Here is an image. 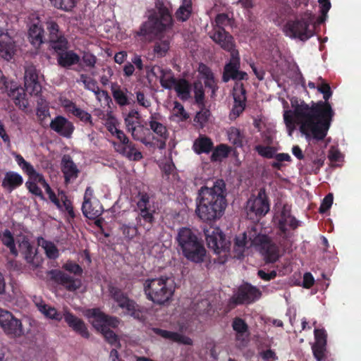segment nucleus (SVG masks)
Here are the masks:
<instances>
[{
  "label": "nucleus",
  "mask_w": 361,
  "mask_h": 361,
  "mask_svg": "<svg viewBox=\"0 0 361 361\" xmlns=\"http://www.w3.org/2000/svg\"><path fill=\"white\" fill-rule=\"evenodd\" d=\"M318 85L317 90L323 94L324 101L312 102L311 105L297 97L290 99L293 110H286L283 120L289 135L295 128V124L300 125V131L307 139L317 142L323 140L327 135L335 115L331 104L328 102L332 95L330 85L324 82Z\"/></svg>",
  "instance_id": "obj_1"
},
{
  "label": "nucleus",
  "mask_w": 361,
  "mask_h": 361,
  "mask_svg": "<svg viewBox=\"0 0 361 361\" xmlns=\"http://www.w3.org/2000/svg\"><path fill=\"white\" fill-rule=\"evenodd\" d=\"M226 195V183L223 179H216L211 186H202L196 197L197 216L208 224L220 219L227 206Z\"/></svg>",
  "instance_id": "obj_2"
},
{
  "label": "nucleus",
  "mask_w": 361,
  "mask_h": 361,
  "mask_svg": "<svg viewBox=\"0 0 361 361\" xmlns=\"http://www.w3.org/2000/svg\"><path fill=\"white\" fill-rule=\"evenodd\" d=\"M176 240L183 255L189 261L201 263L206 255V249L200 238L190 228L178 229Z\"/></svg>",
  "instance_id": "obj_3"
},
{
  "label": "nucleus",
  "mask_w": 361,
  "mask_h": 361,
  "mask_svg": "<svg viewBox=\"0 0 361 361\" xmlns=\"http://www.w3.org/2000/svg\"><path fill=\"white\" fill-rule=\"evenodd\" d=\"M143 288L147 298L157 305H164L169 302L175 291L173 282L166 276L147 279Z\"/></svg>",
  "instance_id": "obj_4"
},
{
  "label": "nucleus",
  "mask_w": 361,
  "mask_h": 361,
  "mask_svg": "<svg viewBox=\"0 0 361 361\" xmlns=\"http://www.w3.org/2000/svg\"><path fill=\"white\" fill-rule=\"evenodd\" d=\"M88 317L92 319V326L102 334L106 342L116 348L121 347L118 336L109 329L118 327L121 322L118 317L109 316L99 308L90 310Z\"/></svg>",
  "instance_id": "obj_5"
},
{
  "label": "nucleus",
  "mask_w": 361,
  "mask_h": 361,
  "mask_svg": "<svg viewBox=\"0 0 361 361\" xmlns=\"http://www.w3.org/2000/svg\"><path fill=\"white\" fill-rule=\"evenodd\" d=\"M173 26V19L168 8L164 5L157 7V12L151 14L136 32L137 36L158 35Z\"/></svg>",
  "instance_id": "obj_6"
},
{
  "label": "nucleus",
  "mask_w": 361,
  "mask_h": 361,
  "mask_svg": "<svg viewBox=\"0 0 361 361\" xmlns=\"http://www.w3.org/2000/svg\"><path fill=\"white\" fill-rule=\"evenodd\" d=\"M109 293L118 307L125 310L126 314L142 322L147 319V309L139 305L135 300L129 298L120 288L111 286L109 288Z\"/></svg>",
  "instance_id": "obj_7"
},
{
  "label": "nucleus",
  "mask_w": 361,
  "mask_h": 361,
  "mask_svg": "<svg viewBox=\"0 0 361 361\" xmlns=\"http://www.w3.org/2000/svg\"><path fill=\"white\" fill-rule=\"evenodd\" d=\"M314 20V16L310 12L304 13L300 19L288 21L285 25L287 36L306 41L314 35V30L310 28Z\"/></svg>",
  "instance_id": "obj_8"
},
{
  "label": "nucleus",
  "mask_w": 361,
  "mask_h": 361,
  "mask_svg": "<svg viewBox=\"0 0 361 361\" xmlns=\"http://www.w3.org/2000/svg\"><path fill=\"white\" fill-rule=\"evenodd\" d=\"M45 27L46 43L49 45L50 50L57 51L68 49V41L55 20L47 19L45 22Z\"/></svg>",
  "instance_id": "obj_9"
},
{
  "label": "nucleus",
  "mask_w": 361,
  "mask_h": 361,
  "mask_svg": "<svg viewBox=\"0 0 361 361\" xmlns=\"http://www.w3.org/2000/svg\"><path fill=\"white\" fill-rule=\"evenodd\" d=\"M249 233L250 245L260 246L261 252L269 262H275L279 257L278 246L267 235L256 234V231Z\"/></svg>",
  "instance_id": "obj_10"
},
{
  "label": "nucleus",
  "mask_w": 361,
  "mask_h": 361,
  "mask_svg": "<svg viewBox=\"0 0 361 361\" xmlns=\"http://www.w3.org/2000/svg\"><path fill=\"white\" fill-rule=\"evenodd\" d=\"M262 296L261 290L249 283L240 285L229 300V304L236 306L250 305L258 300Z\"/></svg>",
  "instance_id": "obj_11"
},
{
  "label": "nucleus",
  "mask_w": 361,
  "mask_h": 361,
  "mask_svg": "<svg viewBox=\"0 0 361 361\" xmlns=\"http://www.w3.org/2000/svg\"><path fill=\"white\" fill-rule=\"evenodd\" d=\"M0 326L8 337L19 338L24 335L21 320L16 318L11 312L0 308Z\"/></svg>",
  "instance_id": "obj_12"
},
{
  "label": "nucleus",
  "mask_w": 361,
  "mask_h": 361,
  "mask_svg": "<svg viewBox=\"0 0 361 361\" xmlns=\"http://www.w3.org/2000/svg\"><path fill=\"white\" fill-rule=\"evenodd\" d=\"M270 204L269 198L264 188H260L256 197L252 196L247 201V215L252 219V215L256 218L265 216L269 211Z\"/></svg>",
  "instance_id": "obj_13"
},
{
  "label": "nucleus",
  "mask_w": 361,
  "mask_h": 361,
  "mask_svg": "<svg viewBox=\"0 0 361 361\" xmlns=\"http://www.w3.org/2000/svg\"><path fill=\"white\" fill-rule=\"evenodd\" d=\"M240 58L238 51H232L231 57L224 67L222 74V81L228 82L230 80H247V74L240 71Z\"/></svg>",
  "instance_id": "obj_14"
},
{
  "label": "nucleus",
  "mask_w": 361,
  "mask_h": 361,
  "mask_svg": "<svg viewBox=\"0 0 361 361\" xmlns=\"http://www.w3.org/2000/svg\"><path fill=\"white\" fill-rule=\"evenodd\" d=\"M205 236L208 247L213 250L215 253L218 255L224 253L226 255L230 251L231 243L218 228L214 229L211 233L207 231Z\"/></svg>",
  "instance_id": "obj_15"
},
{
  "label": "nucleus",
  "mask_w": 361,
  "mask_h": 361,
  "mask_svg": "<svg viewBox=\"0 0 361 361\" xmlns=\"http://www.w3.org/2000/svg\"><path fill=\"white\" fill-rule=\"evenodd\" d=\"M140 115L137 110L131 109L125 118V124L128 129V131L131 133L133 137L138 141H140L145 145H148L149 143L147 141L146 138L142 135L139 130H142L143 126L140 124Z\"/></svg>",
  "instance_id": "obj_16"
},
{
  "label": "nucleus",
  "mask_w": 361,
  "mask_h": 361,
  "mask_svg": "<svg viewBox=\"0 0 361 361\" xmlns=\"http://www.w3.org/2000/svg\"><path fill=\"white\" fill-rule=\"evenodd\" d=\"M210 38L224 50L232 53L238 51L235 49V43L233 37L224 28H215L209 33Z\"/></svg>",
  "instance_id": "obj_17"
},
{
  "label": "nucleus",
  "mask_w": 361,
  "mask_h": 361,
  "mask_svg": "<svg viewBox=\"0 0 361 361\" xmlns=\"http://www.w3.org/2000/svg\"><path fill=\"white\" fill-rule=\"evenodd\" d=\"M51 279L59 285L62 286L67 290L73 292L81 286V280L75 279L64 271L59 269H53L49 271Z\"/></svg>",
  "instance_id": "obj_18"
},
{
  "label": "nucleus",
  "mask_w": 361,
  "mask_h": 361,
  "mask_svg": "<svg viewBox=\"0 0 361 361\" xmlns=\"http://www.w3.org/2000/svg\"><path fill=\"white\" fill-rule=\"evenodd\" d=\"M288 226L291 229L295 230L299 226V221L291 215L290 209L286 205H284L278 220V228L281 232V236L283 240H287L288 238L287 233Z\"/></svg>",
  "instance_id": "obj_19"
},
{
  "label": "nucleus",
  "mask_w": 361,
  "mask_h": 361,
  "mask_svg": "<svg viewBox=\"0 0 361 361\" xmlns=\"http://www.w3.org/2000/svg\"><path fill=\"white\" fill-rule=\"evenodd\" d=\"M25 91L31 95H38L42 91V86L38 80V74L33 66H27L25 71Z\"/></svg>",
  "instance_id": "obj_20"
},
{
  "label": "nucleus",
  "mask_w": 361,
  "mask_h": 361,
  "mask_svg": "<svg viewBox=\"0 0 361 361\" xmlns=\"http://www.w3.org/2000/svg\"><path fill=\"white\" fill-rule=\"evenodd\" d=\"M49 127L59 135L66 138H70L75 130L73 123L62 116H57L51 120Z\"/></svg>",
  "instance_id": "obj_21"
},
{
  "label": "nucleus",
  "mask_w": 361,
  "mask_h": 361,
  "mask_svg": "<svg viewBox=\"0 0 361 361\" xmlns=\"http://www.w3.org/2000/svg\"><path fill=\"white\" fill-rule=\"evenodd\" d=\"M27 35L29 42L35 49L40 48L42 44L46 43V32L39 20L30 24Z\"/></svg>",
  "instance_id": "obj_22"
},
{
  "label": "nucleus",
  "mask_w": 361,
  "mask_h": 361,
  "mask_svg": "<svg viewBox=\"0 0 361 361\" xmlns=\"http://www.w3.org/2000/svg\"><path fill=\"white\" fill-rule=\"evenodd\" d=\"M63 319L68 326L71 328L75 333L81 336L82 338H89L90 333L87 325L84 321L69 311H65L63 313Z\"/></svg>",
  "instance_id": "obj_23"
},
{
  "label": "nucleus",
  "mask_w": 361,
  "mask_h": 361,
  "mask_svg": "<svg viewBox=\"0 0 361 361\" xmlns=\"http://www.w3.org/2000/svg\"><path fill=\"white\" fill-rule=\"evenodd\" d=\"M54 51L56 54V60L58 65L62 68H68L71 66L78 64L80 60V56L73 50Z\"/></svg>",
  "instance_id": "obj_24"
},
{
  "label": "nucleus",
  "mask_w": 361,
  "mask_h": 361,
  "mask_svg": "<svg viewBox=\"0 0 361 361\" xmlns=\"http://www.w3.org/2000/svg\"><path fill=\"white\" fill-rule=\"evenodd\" d=\"M114 147L117 152L130 161H138L143 157L141 152L137 149L135 144L130 140L127 144L124 145H116L114 143Z\"/></svg>",
  "instance_id": "obj_25"
},
{
  "label": "nucleus",
  "mask_w": 361,
  "mask_h": 361,
  "mask_svg": "<svg viewBox=\"0 0 361 361\" xmlns=\"http://www.w3.org/2000/svg\"><path fill=\"white\" fill-rule=\"evenodd\" d=\"M61 171L66 183L78 178L80 171L69 155H64L61 159Z\"/></svg>",
  "instance_id": "obj_26"
},
{
  "label": "nucleus",
  "mask_w": 361,
  "mask_h": 361,
  "mask_svg": "<svg viewBox=\"0 0 361 361\" xmlns=\"http://www.w3.org/2000/svg\"><path fill=\"white\" fill-rule=\"evenodd\" d=\"M23 184V176L16 171H9L5 173L1 183V186L6 192L11 193L14 190L20 187Z\"/></svg>",
  "instance_id": "obj_27"
},
{
  "label": "nucleus",
  "mask_w": 361,
  "mask_h": 361,
  "mask_svg": "<svg viewBox=\"0 0 361 361\" xmlns=\"http://www.w3.org/2000/svg\"><path fill=\"white\" fill-rule=\"evenodd\" d=\"M153 331L157 335L164 338L169 339L179 344L192 345L193 343L190 338L178 332L170 331L159 328H154Z\"/></svg>",
  "instance_id": "obj_28"
},
{
  "label": "nucleus",
  "mask_w": 361,
  "mask_h": 361,
  "mask_svg": "<svg viewBox=\"0 0 361 361\" xmlns=\"http://www.w3.org/2000/svg\"><path fill=\"white\" fill-rule=\"evenodd\" d=\"M213 149L212 140L205 135H200L192 145V149L197 154H209Z\"/></svg>",
  "instance_id": "obj_29"
},
{
  "label": "nucleus",
  "mask_w": 361,
  "mask_h": 361,
  "mask_svg": "<svg viewBox=\"0 0 361 361\" xmlns=\"http://www.w3.org/2000/svg\"><path fill=\"white\" fill-rule=\"evenodd\" d=\"M66 109L73 116L78 118L85 123L92 125V118L90 114L78 107L77 105L71 100L66 101L64 104Z\"/></svg>",
  "instance_id": "obj_30"
},
{
  "label": "nucleus",
  "mask_w": 361,
  "mask_h": 361,
  "mask_svg": "<svg viewBox=\"0 0 361 361\" xmlns=\"http://www.w3.org/2000/svg\"><path fill=\"white\" fill-rule=\"evenodd\" d=\"M102 206L98 202L83 201L82 211L83 215L89 219H94L102 214Z\"/></svg>",
  "instance_id": "obj_31"
},
{
  "label": "nucleus",
  "mask_w": 361,
  "mask_h": 361,
  "mask_svg": "<svg viewBox=\"0 0 361 361\" xmlns=\"http://www.w3.org/2000/svg\"><path fill=\"white\" fill-rule=\"evenodd\" d=\"M16 51V45L11 37L8 39L0 42V56L6 61H10Z\"/></svg>",
  "instance_id": "obj_32"
},
{
  "label": "nucleus",
  "mask_w": 361,
  "mask_h": 361,
  "mask_svg": "<svg viewBox=\"0 0 361 361\" xmlns=\"http://www.w3.org/2000/svg\"><path fill=\"white\" fill-rule=\"evenodd\" d=\"M111 90L117 104L121 106L129 104L130 102L127 95L128 90L126 88L122 89L117 82H112L111 84Z\"/></svg>",
  "instance_id": "obj_33"
},
{
  "label": "nucleus",
  "mask_w": 361,
  "mask_h": 361,
  "mask_svg": "<svg viewBox=\"0 0 361 361\" xmlns=\"http://www.w3.org/2000/svg\"><path fill=\"white\" fill-rule=\"evenodd\" d=\"M19 247L24 255L25 261L28 264L37 266L34 262L36 252L34 251V247L31 245L27 237L23 236L22 240L19 243Z\"/></svg>",
  "instance_id": "obj_34"
},
{
  "label": "nucleus",
  "mask_w": 361,
  "mask_h": 361,
  "mask_svg": "<svg viewBox=\"0 0 361 361\" xmlns=\"http://www.w3.org/2000/svg\"><path fill=\"white\" fill-rule=\"evenodd\" d=\"M173 89L181 100L186 101L190 98L191 85L187 80L178 79Z\"/></svg>",
  "instance_id": "obj_35"
},
{
  "label": "nucleus",
  "mask_w": 361,
  "mask_h": 361,
  "mask_svg": "<svg viewBox=\"0 0 361 361\" xmlns=\"http://www.w3.org/2000/svg\"><path fill=\"white\" fill-rule=\"evenodd\" d=\"M233 329L235 331V338L237 341H245V337L248 335V325L244 319L240 317H235L232 322Z\"/></svg>",
  "instance_id": "obj_36"
},
{
  "label": "nucleus",
  "mask_w": 361,
  "mask_h": 361,
  "mask_svg": "<svg viewBox=\"0 0 361 361\" xmlns=\"http://www.w3.org/2000/svg\"><path fill=\"white\" fill-rule=\"evenodd\" d=\"M0 240L2 244L9 249L10 253L13 256L17 257L18 255V251L16 246L14 235L9 229L6 228L2 232Z\"/></svg>",
  "instance_id": "obj_37"
},
{
  "label": "nucleus",
  "mask_w": 361,
  "mask_h": 361,
  "mask_svg": "<svg viewBox=\"0 0 361 361\" xmlns=\"http://www.w3.org/2000/svg\"><path fill=\"white\" fill-rule=\"evenodd\" d=\"M247 235L243 233L241 235L235 238L233 250V257L237 259H242L244 257V252L247 246Z\"/></svg>",
  "instance_id": "obj_38"
},
{
  "label": "nucleus",
  "mask_w": 361,
  "mask_h": 361,
  "mask_svg": "<svg viewBox=\"0 0 361 361\" xmlns=\"http://www.w3.org/2000/svg\"><path fill=\"white\" fill-rule=\"evenodd\" d=\"M139 215L137 218L140 226H142L146 231H149L154 222V210L142 209L139 210Z\"/></svg>",
  "instance_id": "obj_39"
},
{
  "label": "nucleus",
  "mask_w": 361,
  "mask_h": 361,
  "mask_svg": "<svg viewBox=\"0 0 361 361\" xmlns=\"http://www.w3.org/2000/svg\"><path fill=\"white\" fill-rule=\"evenodd\" d=\"M37 307L39 311L47 318L60 322L63 318V314L58 312L57 310L49 305L44 303H37Z\"/></svg>",
  "instance_id": "obj_40"
},
{
  "label": "nucleus",
  "mask_w": 361,
  "mask_h": 361,
  "mask_svg": "<svg viewBox=\"0 0 361 361\" xmlns=\"http://www.w3.org/2000/svg\"><path fill=\"white\" fill-rule=\"evenodd\" d=\"M192 0H183L181 6L176 12V18L178 20L185 22L188 20L192 11Z\"/></svg>",
  "instance_id": "obj_41"
},
{
  "label": "nucleus",
  "mask_w": 361,
  "mask_h": 361,
  "mask_svg": "<svg viewBox=\"0 0 361 361\" xmlns=\"http://www.w3.org/2000/svg\"><path fill=\"white\" fill-rule=\"evenodd\" d=\"M149 125L150 129L163 140H167L169 133L167 128L162 123L155 121V116L151 115L149 117Z\"/></svg>",
  "instance_id": "obj_42"
},
{
  "label": "nucleus",
  "mask_w": 361,
  "mask_h": 361,
  "mask_svg": "<svg viewBox=\"0 0 361 361\" xmlns=\"http://www.w3.org/2000/svg\"><path fill=\"white\" fill-rule=\"evenodd\" d=\"M9 96L12 97L14 103L20 108L26 109L28 106L27 100L25 99V90L22 88H16L11 91Z\"/></svg>",
  "instance_id": "obj_43"
},
{
  "label": "nucleus",
  "mask_w": 361,
  "mask_h": 361,
  "mask_svg": "<svg viewBox=\"0 0 361 361\" xmlns=\"http://www.w3.org/2000/svg\"><path fill=\"white\" fill-rule=\"evenodd\" d=\"M210 159L212 162L221 161L228 156L230 148L226 145L220 144L212 149Z\"/></svg>",
  "instance_id": "obj_44"
},
{
  "label": "nucleus",
  "mask_w": 361,
  "mask_h": 361,
  "mask_svg": "<svg viewBox=\"0 0 361 361\" xmlns=\"http://www.w3.org/2000/svg\"><path fill=\"white\" fill-rule=\"evenodd\" d=\"M80 81L83 83L86 90L92 91L97 97H99V87L94 79L89 77L86 74H81L80 75Z\"/></svg>",
  "instance_id": "obj_45"
},
{
  "label": "nucleus",
  "mask_w": 361,
  "mask_h": 361,
  "mask_svg": "<svg viewBox=\"0 0 361 361\" xmlns=\"http://www.w3.org/2000/svg\"><path fill=\"white\" fill-rule=\"evenodd\" d=\"M170 49V42L169 39L159 40L154 43V53L158 58L166 56Z\"/></svg>",
  "instance_id": "obj_46"
},
{
  "label": "nucleus",
  "mask_w": 361,
  "mask_h": 361,
  "mask_svg": "<svg viewBox=\"0 0 361 361\" xmlns=\"http://www.w3.org/2000/svg\"><path fill=\"white\" fill-rule=\"evenodd\" d=\"M47 257L50 259H56L59 257V251L56 245L51 241L45 240L42 245Z\"/></svg>",
  "instance_id": "obj_47"
},
{
  "label": "nucleus",
  "mask_w": 361,
  "mask_h": 361,
  "mask_svg": "<svg viewBox=\"0 0 361 361\" xmlns=\"http://www.w3.org/2000/svg\"><path fill=\"white\" fill-rule=\"evenodd\" d=\"M78 0H54L51 4L56 8L71 11L76 6Z\"/></svg>",
  "instance_id": "obj_48"
},
{
  "label": "nucleus",
  "mask_w": 361,
  "mask_h": 361,
  "mask_svg": "<svg viewBox=\"0 0 361 361\" xmlns=\"http://www.w3.org/2000/svg\"><path fill=\"white\" fill-rule=\"evenodd\" d=\"M38 183H39L46 190V192L49 195V200L54 203L58 208H61V204L60 203L59 200L57 198L55 192L52 190L49 185L47 183L46 180L44 179V176L39 179V180L37 181Z\"/></svg>",
  "instance_id": "obj_49"
},
{
  "label": "nucleus",
  "mask_w": 361,
  "mask_h": 361,
  "mask_svg": "<svg viewBox=\"0 0 361 361\" xmlns=\"http://www.w3.org/2000/svg\"><path fill=\"white\" fill-rule=\"evenodd\" d=\"M62 269L78 276H81L83 273L82 268L78 264L71 260H68L63 264Z\"/></svg>",
  "instance_id": "obj_50"
},
{
  "label": "nucleus",
  "mask_w": 361,
  "mask_h": 361,
  "mask_svg": "<svg viewBox=\"0 0 361 361\" xmlns=\"http://www.w3.org/2000/svg\"><path fill=\"white\" fill-rule=\"evenodd\" d=\"M20 168L24 173H25L31 179L34 180L38 181L43 177V175L37 172L33 166L27 161L23 165L21 166Z\"/></svg>",
  "instance_id": "obj_51"
},
{
  "label": "nucleus",
  "mask_w": 361,
  "mask_h": 361,
  "mask_svg": "<svg viewBox=\"0 0 361 361\" xmlns=\"http://www.w3.org/2000/svg\"><path fill=\"white\" fill-rule=\"evenodd\" d=\"M255 150L262 157L271 159L274 157L276 149L274 147L263 146L261 145H256Z\"/></svg>",
  "instance_id": "obj_52"
},
{
  "label": "nucleus",
  "mask_w": 361,
  "mask_h": 361,
  "mask_svg": "<svg viewBox=\"0 0 361 361\" xmlns=\"http://www.w3.org/2000/svg\"><path fill=\"white\" fill-rule=\"evenodd\" d=\"M195 102L198 105H204V90L201 82H195L193 85Z\"/></svg>",
  "instance_id": "obj_53"
},
{
  "label": "nucleus",
  "mask_w": 361,
  "mask_h": 361,
  "mask_svg": "<svg viewBox=\"0 0 361 361\" xmlns=\"http://www.w3.org/2000/svg\"><path fill=\"white\" fill-rule=\"evenodd\" d=\"M121 230L124 238L128 240L133 239L137 234V228L135 226L123 224L121 227Z\"/></svg>",
  "instance_id": "obj_54"
},
{
  "label": "nucleus",
  "mask_w": 361,
  "mask_h": 361,
  "mask_svg": "<svg viewBox=\"0 0 361 361\" xmlns=\"http://www.w3.org/2000/svg\"><path fill=\"white\" fill-rule=\"evenodd\" d=\"M139 200L137 202V206L139 210L149 209V195L145 192H139Z\"/></svg>",
  "instance_id": "obj_55"
},
{
  "label": "nucleus",
  "mask_w": 361,
  "mask_h": 361,
  "mask_svg": "<svg viewBox=\"0 0 361 361\" xmlns=\"http://www.w3.org/2000/svg\"><path fill=\"white\" fill-rule=\"evenodd\" d=\"M229 18L226 13H219L216 15L214 22L212 23V30L215 28H224V26L228 25Z\"/></svg>",
  "instance_id": "obj_56"
},
{
  "label": "nucleus",
  "mask_w": 361,
  "mask_h": 361,
  "mask_svg": "<svg viewBox=\"0 0 361 361\" xmlns=\"http://www.w3.org/2000/svg\"><path fill=\"white\" fill-rule=\"evenodd\" d=\"M145 68L148 77L152 76L159 78V75H166L168 71L159 66H146Z\"/></svg>",
  "instance_id": "obj_57"
},
{
  "label": "nucleus",
  "mask_w": 361,
  "mask_h": 361,
  "mask_svg": "<svg viewBox=\"0 0 361 361\" xmlns=\"http://www.w3.org/2000/svg\"><path fill=\"white\" fill-rule=\"evenodd\" d=\"M35 182L37 181L34 180H27L25 183V187L30 193L42 199L44 198L43 192Z\"/></svg>",
  "instance_id": "obj_58"
},
{
  "label": "nucleus",
  "mask_w": 361,
  "mask_h": 361,
  "mask_svg": "<svg viewBox=\"0 0 361 361\" xmlns=\"http://www.w3.org/2000/svg\"><path fill=\"white\" fill-rule=\"evenodd\" d=\"M333 200L334 196L332 193H329L324 197L319 208L320 214L326 213L331 208L333 204Z\"/></svg>",
  "instance_id": "obj_59"
},
{
  "label": "nucleus",
  "mask_w": 361,
  "mask_h": 361,
  "mask_svg": "<svg viewBox=\"0 0 361 361\" xmlns=\"http://www.w3.org/2000/svg\"><path fill=\"white\" fill-rule=\"evenodd\" d=\"M233 99H238L239 97L241 99H247L246 90L243 83L235 82L233 89Z\"/></svg>",
  "instance_id": "obj_60"
},
{
  "label": "nucleus",
  "mask_w": 361,
  "mask_h": 361,
  "mask_svg": "<svg viewBox=\"0 0 361 361\" xmlns=\"http://www.w3.org/2000/svg\"><path fill=\"white\" fill-rule=\"evenodd\" d=\"M177 80L178 79L176 78L174 76H171L168 78H165V75H159V82L161 87L168 90L174 88Z\"/></svg>",
  "instance_id": "obj_61"
},
{
  "label": "nucleus",
  "mask_w": 361,
  "mask_h": 361,
  "mask_svg": "<svg viewBox=\"0 0 361 361\" xmlns=\"http://www.w3.org/2000/svg\"><path fill=\"white\" fill-rule=\"evenodd\" d=\"M326 346L314 344L312 347L314 357L317 361H322L325 357Z\"/></svg>",
  "instance_id": "obj_62"
},
{
  "label": "nucleus",
  "mask_w": 361,
  "mask_h": 361,
  "mask_svg": "<svg viewBox=\"0 0 361 361\" xmlns=\"http://www.w3.org/2000/svg\"><path fill=\"white\" fill-rule=\"evenodd\" d=\"M315 343L314 344H320L322 345H326L327 334L324 329H315L314 331Z\"/></svg>",
  "instance_id": "obj_63"
},
{
  "label": "nucleus",
  "mask_w": 361,
  "mask_h": 361,
  "mask_svg": "<svg viewBox=\"0 0 361 361\" xmlns=\"http://www.w3.org/2000/svg\"><path fill=\"white\" fill-rule=\"evenodd\" d=\"M234 99V105L232 109V112L234 115L239 116L240 114L245 110V99H241L238 97V99Z\"/></svg>",
  "instance_id": "obj_64"
}]
</instances>
